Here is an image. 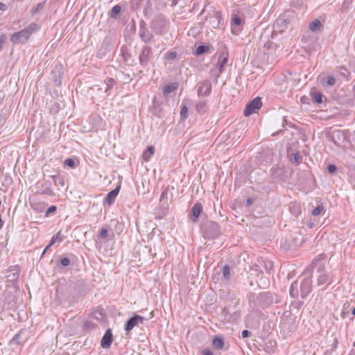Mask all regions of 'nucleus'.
<instances>
[{"label": "nucleus", "mask_w": 355, "mask_h": 355, "mask_svg": "<svg viewBox=\"0 0 355 355\" xmlns=\"http://www.w3.org/2000/svg\"><path fill=\"white\" fill-rule=\"evenodd\" d=\"M312 289V279L311 277L304 278L300 284L297 281H295L291 284L290 287V295L293 298L298 297L300 291L302 298H305L311 293Z\"/></svg>", "instance_id": "1"}, {"label": "nucleus", "mask_w": 355, "mask_h": 355, "mask_svg": "<svg viewBox=\"0 0 355 355\" xmlns=\"http://www.w3.org/2000/svg\"><path fill=\"white\" fill-rule=\"evenodd\" d=\"M205 238L216 239L220 234V230L218 224L214 221L207 223L203 227Z\"/></svg>", "instance_id": "2"}, {"label": "nucleus", "mask_w": 355, "mask_h": 355, "mask_svg": "<svg viewBox=\"0 0 355 355\" xmlns=\"http://www.w3.org/2000/svg\"><path fill=\"white\" fill-rule=\"evenodd\" d=\"M262 105L261 98L260 97H256L250 101L244 110V115L249 116L257 110L260 109Z\"/></svg>", "instance_id": "3"}, {"label": "nucleus", "mask_w": 355, "mask_h": 355, "mask_svg": "<svg viewBox=\"0 0 355 355\" xmlns=\"http://www.w3.org/2000/svg\"><path fill=\"white\" fill-rule=\"evenodd\" d=\"M256 270H260L263 272V270L267 273H270L273 269V262L268 259H259L257 263L254 265Z\"/></svg>", "instance_id": "4"}, {"label": "nucleus", "mask_w": 355, "mask_h": 355, "mask_svg": "<svg viewBox=\"0 0 355 355\" xmlns=\"http://www.w3.org/2000/svg\"><path fill=\"white\" fill-rule=\"evenodd\" d=\"M153 54L151 47L148 46H144L139 54V63L141 66L146 67L150 62V58Z\"/></svg>", "instance_id": "5"}, {"label": "nucleus", "mask_w": 355, "mask_h": 355, "mask_svg": "<svg viewBox=\"0 0 355 355\" xmlns=\"http://www.w3.org/2000/svg\"><path fill=\"white\" fill-rule=\"evenodd\" d=\"M198 96H208L211 92V83L209 80H205L200 82L198 84Z\"/></svg>", "instance_id": "6"}, {"label": "nucleus", "mask_w": 355, "mask_h": 355, "mask_svg": "<svg viewBox=\"0 0 355 355\" xmlns=\"http://www.w3.org/2000/svg\"><path fill=\"white\" fill-rule=\"evenodd\" d=\"M144 320L142 316L137 314L134 315L126 321L124 327L125 331L129 333L135 326L143 324Z\"/></svg>", "instance_id": "7"}, {"label": "nucleus", "mask_w": 355, "mask_h": 355, "mask_svg": "<svg viewBox=\"0 0 355 355\" xmlns=\"http://www.w3.org/2000/svg\"><path fill=\"white\" fill-rule=\"evenodd\" d=\"M30 35H28L26 30L23 29L19 32L14 33L11 36V42L16 44H24L26 43L28 39L30 38Z\"/></svg>", "instance_id": "8"}, {"label": "nucleus", "mask_w": 355, "mask_h": 355, "mask_svg": "<svg viewBox=\"0 0 355 355\" xmlns=\"http://www.w3.org/2000/svg\"><path fill=\"white\" fill-rule=\"evenodd\" d=\"M52 183V180H45L40 187L41 193L49 196H54L55 193L51 189Z\"/></svg>", "instance_id": "9"}, {"label": "nucleus", "mask_w": 355, "mask_h": 355, "mask_svg": "<svg viewBox=\"0 0 355 355\" xmlns=\"http://www.w3.org/2000/svg\"><path fill=\"white\" fill-rule=\"evenodd\" d=\"M113 341L112 333L110 329L106 330L105 334L103 335L101 341V345L103 348L107 349L109 348Z\"/></svg>", "instance_id": "10"}, {"label": "nucleus", "mask_w": 355, "mask_h": 355, "mask_svg": "<svg viewBox=\"0 0 355 355\" xmlns=\"http://www.w3.org/2000/svg\"><path fill=\"white\" fill-rule=\"evenodd\" d=\"M270 293L265 292L261 293L257 297V303L261 307L268 306L272 303V300L270 299Z\"/></svg>", "instance_id": "11"}, {"label": "nucleus", "mask_w": 355, "mask_h": 355, "mask_svg": "<svg viewBox=\"0 0 355 355\" xmlns=\"http://www.w3.org/2000/svg\"><path fill=\"white\" fill-rule=\"evenodd\" d=\"M120 189H121V184H119L114 189L110 191L107 194L105 198L104 199V203L108 204L110 205H112L114 202V201L115 200V198H116V196H118Z\"/></svg>", "instance_id": "12"}, {"label": "nucleus", "mask_w": 355, "mask_h": 355, "mask_svg": "<svg viewBox=\"0 0 355 355\" xmlns=\"http://www.w3.org/2000/svg\"><path fill=\"white\" fill-rule=\"evenodd\" d=\"M213 347L218 350H226L227 347L225 346V343L223 338L220 336H216L212 340Z\"/></svg>", "instance_id": "13"}, {"label": "nucleus", "mask_w": 355, "mask_h": 355, "mask_svg": "<svg viewBox=\"0 0 355 355\" xmlns=\"http://www.w3.org/2000/svg\"><path fill=\"white\" fill-rule=\"evenodd\" d=\"M19 275V269L18 266H12L8 270V274L7 275V279L10 282H15L17 281Z\"/></svg>", "instance_id": "14"}, {"label": "nucleus", "mask_w": 355, "mask_h": 355, "mask_svg": "<svg viewBox=\"0 0 355 355\" xmlns=\"http://www.w3.org/2000/svg\"><path fill=\"white\" fill-rule=\"evenodd\" d=\"M139 34L141 40L145 43L149 42L153 37L152 33L146 28L141 26Z\"/></svg>", "instance_id": "15"}, {"label": "nucleus", "mask_w": 355, "mask_h": 355, "mask_svg": "<svg viewBox=\"0 0 355 355\" xmlns=\"http://www.w3.org/2000/svg\"><path fill=\"white\" fill-rule=\"evenodd\" d=\"M202 210V206L200 202L195 203L191 208V219L193 222H196L201 211Z\"/></svg>", "instance_id": "16"}, {"label": "nucleus", "mask_w": 355, "mask_h": 355, "mask_svg": "<svg viewBox=\"0 0 355 355\" xmlns=\"http://www.w3.org/2000/svg\"><path fill=\"white\" fill-rule=\"evenodd\" d=\"M151 27L157 34H162L165 27V22L161 19H154L151 23Z\"/></svg>", "instance_id": "17"}, {"label": "nucleus", "mask_w": 355, "mask_h": 355, "mask_svg": "<svg viewBox=\"0 0 355 355\" xmlns=\"http://www.w3.org/2000/svg\"><path fill=\"white\" fill-rule=\"evenodd\" d=\"M50 178L52 180V182L56 188L57 191H60L64 187V181L62 177L59 175H51Z\"/></svg>", "instance_id": "18"}, {"label": "nucleus", "mask_w": 355, "mask_h": 355, "mask_svg": "<svg viewBox=\"0 0 355 355\" xmlns=\"http://www.w3.org/2000/svg\"><path fill=\"white\" fill-rule=\"evenodd\" d=\"M53 80L55 84L58 86L61 85L62 83V73H61V67L55 66L54 69L52 71Z\"/></svg>", "instance_id": "19"}, {"label": "nucleus", "mask_w": 355, "mask_h": 355, "mask_svg": "<svg viewBox=\"0 0 355 355\" xmlns=\"http://www.w3.org/2000/svg\"><path fill=\"white\" fill-rule=\"evenodd\" d=\"M226 303L230 307L236 306L239 303V299L237 298L236 293H229L226 298Z\"/></svg>", "instance_id": "20"}, {"label": "nucleus", "mask_w": 355, "mask_h": 355, "mask_svg": "<svg viewBox=\"0 0 355 355\" xmlns=\"http://www.w3.org/2000/svg\"><path fill=\"white\" fill-rule=\"evenodd\" d=\"M178 87V84L177 83H173L168 85H166L163 88V94L164 96L168 95L172 92L176 90Z\"/></svg>", "instance_id": "21"}, {"label": "nucleus", "mask_w": 355, "mask_h": 355, "mask_svg": "<svg viewBox=\"0 0 355 355\" xmlns=\"http://www.w3.org/2000/svg\"><path fill=\"white\" fill-rule=\"evenodd\" d=\"M155 153V148L152 146H148L147 148L144 151L142 157L146 162L149 161L152 155Z\"/></svg>", "instance_id": "22"}, {"label": "nucleus", "mask_w": 355, "mask_h": 355, "mask_svg": "<svg viewBox=\"0 0 355 355\" xmlns=\"http://www.w3.org/2000/svg\"><path fill=\"white\" fill-rule=\"evenodd\" d=\"M289 210L291 213L297 217L301 214V207L297 203H291L289 205Z\"/></svg>", "instance_id": "23"}, {"label": "nucleus", "mask_w": 355, "mask_h": 355, "mask_svg": "<svg viewBox=\"0 0 355 355\" xmlns=\"http://www.w3.org/2000/svg\"><path fill=\"white\" fill-rule=\"evenodd\" d=\"M311 96L314 103L320 104L322 102L323 94L318 91L311 92Z\"/></svg>", "instance_id": "24"}, {"label": "nucleus", "mask_w": 355, "mask_h": 355, "mask_svg": "<svg viewBox=\"0 0 355 355\" xmlns=\"http://www.w3.org/2000/svg\"><path fill=\"white\" fill-rule=\"evenodd\" d=\"M324 259V256L323 254H320L317 257H315L313 261V265L314 267L318 266V271L320 272L321 270L324 269V264L320 263Z\"/></svg>", "instance_id": "25"}, {"label": "nucleus", "mask_w": 355, "mask_h": 355, "mask_svg": "<svg viewBox=\"0 0 355 355\" xmlns=\"http://www.w3.org/2000/svg\"><path fill=\"white\" fill-rule=\"evenodd\" d=\"M228 58L226 55H224L223 54L220 55L218 58V67L219 73H221L223 71V67L225 64L227 62Z\"/></svg>", "instance_id": "26"}, {"label": "nucleus", "mask_w": 355, "mask_h": 355, "mask_svg": "<svg viewBox=\"0 0 355 355\" xmlns=\"http://www.w3.org/2000/svg\"><path fill=\"white\" fill-rule=\"evenodd\" d=\"M322 26L321 21L316 19L309 24V28L313 32L318 31Z\"/></svg>", "instance_id": "27"}, {"label": "nucleus", "mask_w": 355, "mask_h": 355, "mask_svg": "<svg viewBox=\"0 0 355 355\" xmlns=\"http://www.w3.org/2000/svg\"><path fill=\"white\" fill-rule=\"evenodd\" d=\"M40 28V26L39 24H37L36 23H31L28 26V27L25 28L24 29L26 30L28 35L30 36H31V35L33 33L37 32Z\"/></svg>", "instance_id": "28"}, {"label": "nucleus", "mask_w": 355, "mask_h": 355, "mask_svg": "<svg viewBox=\"0 0 355 355\" xmlns=\"http://www.w3.org/2000/svg\"><path fill=\"white\" fill-rule=\"evenodd\" d=\"M207 103L205 101H199L196 106V111L198 113L204 114L206 112Z\"/></svg>", "instance_id": "29"}, {"label": "nucleus", "mask_w": 355, "mask_h": 355, "mask_svg": "<svg viewBox=\"0 0 355 355\" xmlns=\"http://www.w3.org/2000/svg\"><path fill=\"white\" fill-rule=\"evenodd\" d=\"M121 8L119 5L114 6L109 12V16L111 18L115 19L117 15L120 13Z\"/></svg>", "instance_id": "30"}, {"label": "nucleus", "mask_w": 355, "mask_h": 355, "mask_svg": "<svg viewBox=\"0 0 355 355\" xmlns=\"http://www.w3.org/2000/svg\"><path fill=\"white\" fill-rule=\"evenodd\" d=\"M329 281V275L325 272L321 273L318 277V285H322L327 283Z\"/></svg>", "instance_id": "31"}, {"label": "nucleus", "mask_w": 355, "mask_h": 355, "mask_svg": "<svg viewBox=\"0 0 355 355\" xmlns=\"http://www.w3.org/2000/svg\"><path fill=\"white\" fill-rule=\"evenodd\" d=\"M105 83L106 85L105 92H108L112 88L116 82L113 78H110L105 80Z\"/></svg>", "instance_id": "32"}, {"label": "nucleus", "mask_w": 355, "mask_h": 355, "mask_svg": "<svg viewBox=\"0 0 355 355\" xmlns=\"http://www.w3.org/2000/svg\"><path fill=\"white\" fill-rule=\"evenodd\" d=\"M209 46L206 45H200L197 47L196 50V55H202L209 51Z\"/></svg>", "instance_id": "33"}, {"label": "nucleus", "mask_w": 355, "mask_h": 355, "mask_svg": "<svg viewBox=\"0 0 355 355\" xmlns=\"http://www.w3.org/2000/svg\"><path fill=\"white\" fill-rule=\"evenodd\" d=\"M223 275L226 280H229L231 277L230 267L225 265L223 268Z\"/></svg>", "instance_id": "34"}, {"label": "nucleus", "mask_w": 355, "mask_h": 355, "mask_svg": "<svg viewBox=\"0 0 355 355\" xmlns=\"http://www.w3.org/2000/svg\"><path fill=\"white\" fill-rule=\"evenodd\" d=\"M44 2L37 3V6L34 7L31 10L32 15H34L40 12L41 10H42L44 7Z\"/></svg>", "instance_id": "35"}, {"label": "nucleus", "mask_w": 355, "mask_h": 355, "mask_svg": "<svg viewBox=\"0 0 355 355\" xmlns=\"http://www.w3.org/2000/svg\"><path fill=\"white\" fill-rule=\"evenodd\" d=\"M324 210V207L323 205L321 204V205H318L311 212V214L314 216H317L318 215H320L322 211Z\"/></svg>", "instance_id": "36"}, {"label": "nucleus", "mask_w": 355, "mask_h": 355, "mask_svg": "<svg viewBox=\"0 0 355 355\" xmlns=\"http://www.w3.org/2000/svg\"><path fill=\"white\" fill-rule=\"evenodd\" d=\"M214 17L216 18V19L218 20V21L217 22H216L215 21H210V24H212L213 28H216L218 26V24L220 23V19L221 17H220V14L218 12H214Z\"/></svg>", "instance_id": "37"}, {"label": "nucleus", "mask_w": 355, "mask_h": 355, "mask_svg": "<svg viewBox=\"0 0 355 355\" xmlns=\"http://www.w3.org/2000/svg\"><path fill=\"white\" fill-rule=\"evenodd\" d=\"M177 53L175 51L168 52L165 54V58L168 60H173L177 58Z\"/></svg>", "instance_id": "38"}, {"label": "nucleus", "mask_w": 355, "mask_h": 355, "mask_svg": "<svg viewBox=\"0 0 355 355\" xmlns=\"http://www.w3.org/2000/svg\"><path fill=\"white\" fill-rule=\"evenodd\" d=\"M300 159H301V157L297 152L292 154V157L291 159V160L292 162L299 164L300 162Z\"/></svg>", "instance_id": "39"}, {"label": "nucleus", "mask_w": 355, "mask_h": 355, "mask_svg": "<svg viewBox=\"0 0 355 355\" xmlns=\"http://www.w3.org/2000/svg\"><path fill=\"white\" fill-rule=\"evenodd\" d=\"M180 116L182 119H186L188 116V108L186 105L182 107Z\"/></svg>", "instance_id": "40"}, {"label": "nucleus", "mask_w": 355, "mask_h": 355, "mask_svg": "<svg viewBox=\"0 0 355 355\" xmlns=\"http://www.w3.org/2000/svg\"><path fill=\"white\" fill-rule=\"evenodd\" d=\"M10 343H12V344H15V345L21 344V341L20 334H17L12 338V339L11 340Z\"/></svg>", "instance_id": "41"}, {"label": "nucleus", "mask_w": 355, "mask_h": 355, "mask_svg": "<svg viewBox=\"0 0 355 355\" xmlns=\"http://www.w3.org/2000/svg\"><path fill=\"white\" fill-rule=\"evenodd\" d=\"M71 263V261L69 258L67 257H64V258H62L60 260V264L62 266H69Z\"/></svg>", "instance_id": "42"}, {"label": "nucleus", "mask_w": 355, "mask_h": 355, "mask_svg": "<svg viewBox=\"0 0 355 355\" xmlns=\"http://www.w3.org/2000/svg\"><path fill=\"white\" fill-rule=\"evenodd\" d=\"M64 165L69 166L70 168H74L75 162L74 160L71 158H67L64 160Z\"/></svg>", "instance_id": "43"}, {"label": "nucleus", "mask_w": 355, "mask_h": 355, "mask_svg": "<svg viewBox=\"0 0 355 355\" xmlns=\"http://www.w3.org/2000/svg\"><path fill=\"white\" fill-rule=\"evenodd\" d=\"M168 192V188H165L162 191L161 196H160V199H159L160 202H163L165 199H167Z\"/></svg>", "instance_id": "44"}, {"label": "nucleus", "mask_w": 355, "mask_h": 355, "mask_svg": "<svg viewBox=\"0 0 355 355\" xmlns=\"http://www.w3.org/2000/svg\"><path fill=\"white\" fill-rule=\"evenodd\" d=\"M336 83V79L333 76H329L327 77L326 80V84L329 86H333Z\"/></svg>", "instance_id": "45"}, {"label": "nucleus", "mask_w": 355, "mask_h": 355, "mask_svg": "<svg viewBox=\"0 0 355 355\" xmlns=\"http://www.w3.org/2000/svg\"><path fill=\"white\" fill-rule=\"evenodd\" d=\"M60 233L58 232L55 235L53 236L51 241H50V245H53L58 240L61 241V239H60Z\"/></svg>", "instance_id": "46"}, {"label": "nucleus", "mask_w": 355, "mask_h": 355, "mask_svg": "<svg viewBox=\"0 0 355 355\" xmlns=\"http://www.w3.org/2000/svg\"><path fill=\"white\" fill-rule=\"evenodd\" d=\"M100 237L102 238V239H105L108 236V231L107 229L105 228H103L100 231V234H99Z\"/></svg>", "instance_id": "47"}, {"label": "nucleus", "mask_w": 355, "mask_h": 355, "mask_svg": "<svg viewBox=\"0 0 355 355\" xmlns=\"http://www.w3.org/2000/svg\"><path fill=\"white\" fill-rule=\"evenodd\" d=\"M232 22L234 25L239 26L241 24V19L239 16L235 15L232 17Z\"/></svg>", "instance_id": "48"}, {"label": "nucleus", "mask_w": 355, "mask_h": 355, "mask_svg": "<svg viewBox=\"0 0 355 355\" xmlns=\"http://www.w3.org/2000/svg\"><path fill=\"white\" fill-rule=\"evenodd\" d=\"M56 209H57L56 206H55V205L50 206L46 211V216H48L50 214L55 212L56 211Z\"/></svg>", "instance_id": "49"}, {"label": "nucleus", "mask_w": 355, "mask_h": 355, "mask_svg": "<svg viewBox=\"0 0 355 355\" xmlns=\"http://www.w3.org/2000/svg\"><path fill=\"white\" fill-rule=\"evenodd\" d=\"M327 170L329 173L333 174L336 171L337 167L334 164H330L328 166Z\"/></svg>", "instance_id": "50"}, {"label": "nucleus", "mask_w": 355, "mask_h": 355, "mask_svg": "<svg viewBox=\"0 0 355 355\" xmlns=\"http://www.w3.org/2000/svg\"><path fill=\"white\" fill-rule=\"evenodd\" d=\"M251 336H252V333H251V331H250L248 330H243L242 331V337L243 338H249Z\"/></svg>", "instance_id": "51"}, {"label": "nucleus", "mask_w": 355, "mask_h": 355, "mask_svg": "<svg viewBox=\"0 0 355 355\" xmlns=\"http://www.w3.org/2000/svg\"><path fill=\"white\" fill-rule=\"evenodd\" d=\"M202 355H213V352L211 349L206 348L202 351Z\"/></svg>", "instance_id": "52"}, {"label": "nucleus", "mask_w": 355, "mask_h": 355, "mask_svg": "<svg viewBox=\"0 0 355 355\" xmlns=\"http://www.w3.org/2000/svg\"><path fill=\"white\" fill-rule=\"evenodd\" d=\"M84 325H85V327H89V328H90V327H94L95 326V324H94L93 322H90V321H86V322H85Z\"/></svg>", "instance_id": "53"}, {"label": "nucleus", "mask_w": 355, "mask_h": 355, "mask_svg": "<svg viewBox=\"0 0 355 355\" xmlns=\"http://www.w3.org/2000/svg\"><path fill=\"white\" fill-rule=\"evenodd\" d=\"M7 9V6L2 2H0V10H6Z\"/></svg>", "instance_id": "54"}, {"label": "nucleus", "mask_w": 355, "mask_h": 355, "mask_svg": "<svg viewBox=\"0 0 355 355\" xmlns=\"http://www.w3.org/2000/svg\"><path fill=\"white\" fill-rule=\"evenodd\" d=\"M52 245H50V243L44 248L43 252H42V255H44L46 252L51 247Z\"/></svg>", "instance_id": "55"}, {"label": "nucleus", "mask_w": 355, "mask_h": 355, "mask_svg": "<svg viewBox=\"0 0 355 355\" xmlns=\"http://www.w3.org/2000/svg\"><path fill=\"white\" fill-rule=\"evenodd\" d=\"M252 203V198H248L246 200L247 205H250Z\"/></svg>", "instance_id": "56"}, {"label": "nucleus", "mask_w": 355, "mask_h": 355, "mask_svg": "<svg viewBox=\"0 0 355 355\" xmlns=\"http://www.w3.org/2000/svg\"><path fill=\"white\" fill-rule=\"evenodd\" d=\"M3 42H4V40L3 39L0 40V51L3 48Z\"/></svg>", "instance_id": "57"}, {"label": "nucleus", "mask_w": 355, "mask_h": 355, "mask_svg": "<svg viewBox=\"0 0 355 355\" xmlns=\"http://www.w3.org/2000/svg\"><path fill=\"white\" fill-rule=\"evenodd\" d=\"M352 313L355 315V307L352 309Z\"/></svg>", "instance_id": "58"}, {"label": "nucleus", "mask_w": 355, "mask_h": 355, "mask_svg": "<svg viewBox=\"0 0 355 355\" xmlns=\"http://www.w3.org/2000/svg\"><path fill=\"white\" fill-rule=\"evenodd\" d=\"M334 341H335V342H334V345L336 346V344H337V343H338V340H337V339H335V340H334Z\"/></svg>", "instance_id": "59"}, {"label": "nucleus", "mask_w": 355, "mask_h": 355, "mask_svg": "<svg viewBox=\"0 0 355 355\" xmlns=\"http://www.w3.org/2000/svg\"><path fill=\"white\" fill-rule=\"evenodd\" d=\"M98 313L99 314V315H100L101 317H102V313H101V312H98Z\"/></svg>", "instance_id": "60"}, {"label": "nucleus", "mask_w": 355, "mask_h": 355, "mask_svg": "<svg viewBox=\"0 0 355 355\" xmlns=\"http://www.w3.org/2000/svg\"><path fill=\"white\" fill-rule=\"evenodd\" d=\"M95 318H96V319H99V318H98V315H96V316H95Z\"/></svg>", "instance_id": "61"}]
</instances>
